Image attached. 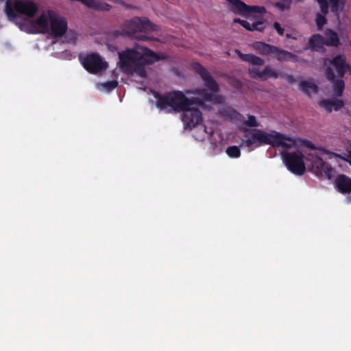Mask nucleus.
Masks as SVG:
<instances>
[{"label":"nucleus","mask_w":351,"mask_h":351,"mask_svg":"<svg viewBox=\"0 0 351 351\" xmlns=\"http://www.w3.org/2000/svg\"><path fill=\"white\" fill-rule=\"evenodd\" d=\"M194 70L200 75L204 82L205 88H197L194 90H187V97L180 91L169 93L160 97L157 101V107L166 112H178L184 110L188 106L197 104H203L205 101H212L215 103H222V97L216 95L219 87L210 73L197 62L193 64Z\"/></svg>","instance_id":"f257e3e1"},{"label":"nucleus","mask_w":351,"mask_h":351,"mask_svg":"<svg viewBox=\"0 0 351 351\" xmlns=\"http://www.w3.org/2000/svg\"><path fill=\"white\" fill-rule=\"evenodd\" d=\"M118 66L124 73H135L144 77L146 76V64H152L162 58L149 48L139 44L127 47L119 52Z\"/></svg>","instance_id":"f03ea898"},{"label":"nucleus","mask_w":351,"mask_h":351,"mask_svg":"<svg viewBox=\"0 0 351 351\" xmlns=\"http://www.w3.org/2000/svg\"><path fill=\"white\" fill-rule=\"evenodd\" d=\"M5 12L10 21L15 20L17 16H21L25 21L34 17L38 12V5L30 0H6L5 3Z\"/></svg>","instance_id":"7ed1b4c3"},{"label":"nucleus","mask_w":351,"mask_h":351,"mask_svg":"<svg viewBox=\"0 0 351 351\" xmlns=\"http://www.w3.org/2000/svg\"><path fill=\"white\" fill-rule=\"evenodd\" d=\"M327 66L326 75L327 79L334 84V93L340 96L344 89V83L341 78L348 69L345 60L341 56H337L333 60L325 61Z\"/></svg>","instance_id":"20e7f679"},{"label":"nucleus","mask_w":351,"mask_h":351,"mask_svg":"<svg viewBox=\"0 0 351 351\" xmlns=\"http://www.w3.org/2000/svg\"><path fill=\"white\" fill-rule=\"evenodd\" d=\"M51 10L43 11L38 16L31 18L24 21L20 28L27 33L45 34L47 33L52 14Z\"/></svg>","instance_id":"39448f33"},{"label":"nucleus","mask_w":351,"mask_h":351,"mask_svg":"<svg viewBox=\"0 0 351 351\" xmlns=\"http://www.w3.org/2000/svg\"><path fill=\"white\" fill-rule=\"evenodd\" d=\"M282 160L287 169L297 176H302L306 171L304 155L300 152H288L282 151Z\"/></svg>","instance_id":"423d86ee"},{"label":"nucleus","mask_w":351,"mask_h":351,"mask_svg":"<svg viewBox=\"0 0 351 351\" xmlns=\"http://www.w3.org/2000/svg\"><path fill=\"white\" fill-rule=\"evenodd\" d=\"M274 133L275 131L266 132L258 129L246 130L244 143L247 147L252 145L258 147L262 145H272Z\"/></svg>","instance_id":"0eeeda50"},{"label":"nucleus","mask_w":351,"mask_h":351,"mask_svg":"<svg viewBox=\"0 0 351 351\" xmlns=\"http://www.w3.org/2000/svg\"><path fill=\"white\" fill-rule=\"evenodd\" d=\"M311 171L317 175H324L328 179H331L335 173L334 169L325 162L320 157L314 154H308L305 157Z\"/></svg>","instance_id":"6e6552de"},{"label":"nucleus","mask_w":351,"mask_h":351,"mask_svg":"<svg viewBox=\"0 0 351 351\" xmlns=\"http://www.w3.org/2000/svg\"><path fill=\"white\" fill-rule=\"evenodd\" d=\"M154 29V25L147 18L135 17L125 22L123 31L128 35H132L138 32Z\"/></svg>","instance_id":"1a4fd4ad"},{"label":"nucleus","mask_w":351,"mask_h":351,"mask_svg":"<svg viewBox=\"0 0 351 351\" xmlns=\"http://www.w3.org/2000/svg\"><path fill=\"white\" fill-rule=\"evenodd\" d=\"M182 121L185 129H192L202 123V113L192 104L182 111Z\"/></svg>","instance_id":"9d476101"},{"label":"nucleus","mask_w":351,"mask_h":351,"mask_svg":"<svg viewBox=\"0 0 351 351\" xmlns=\"http://www.w3.org/2000/svg\"><path fill=\"white\" fill-rule=\"evenodd\" d=\"M47 34L58 38L64 36L67 30V21L53 11L50 19Z\"/></svg>","instance_id":"9b49d317"},{"label":"nucleus","mask_w":351,"mask_h":351,"mask_svg":"<svg viewBox=\"0 0 351 351\" xmlns=\"http://www.w3.org/2000/svg\"><path fill=\"white\" fill-rule=\"evenodd\" d=\"M84 67L90 73H97L107 68V62L98 54L90 53L83 60Z\"/></svg>","instance_id":"f8f14e48"},{"label":"nucleus","mask_w":351,"mask_h":351,"mask_svg":"<svg viewBox=\"0 0 351 351\" xmlns=\"http://www.w3.org/2000/svg\"><path fill=\"white\" fill-rule=\"evenodd\" d=\"M230 10L234 13L239 14L244 17H250L253 13H264L265 9L264 7L252 5L249 6L240 0H231Z\"/></svg>","instance_id":"ddd939ff"},{"label":"nucleus","mask_w":351,"mask_h":351,"mask_svg":"<svg viewBox=\"0 0 351 351\" xmlns=\"http://www.w3.org/2000/svg\"><path fill=\"white\" fill-rule=\"evenodd\" d=\"M236 54L243 61L250 63L252 66L249 67L248 71L251 77L254 78H259L261 80L262 71L254 66H262L264 64L265 61L262 58L256 56L253 54H244L242 53L239 50H235Z\"/></svg>","instance_id":"4468645a"},{"label":"nucleus","mask_w":351,"mask_h":351,"mask_svg":"<svg viewBox=\"0 0 351 351\" xmlns=\"http://www.w3.org/2000/svg\"><path fill=\"white\" fill-rule=\"evenodd\" d=\"M302 139L285 136L275 131L272 146L274 147H282L284 149H298L300 146Z\"/></svg>","instance_id":"2eb2a0df"},{"label":"nucleus","mask_w":351,"mask_h":351,"mask_svg":"<svg viewBox=\"0 0 351 351\" xmlns=\"http://www.w3.org/2000/svg\"><path fill=\"white\" fill-rule=\"evenodd\" d=\"M334 184L337 190L342 194L351 193V178L340 174L335 180Z\"/></svg>","instance_id":"dca6fc26"},{"label":"nucleus","mask_w":351,"mask_h":351,"mask_svg":"<svg viewBox=\"0 0 351 351\" xmlns=\"http://www.w3.org/2000/svg\"><path fill=\"white\" fill-rule=\"evenodd\" d=\"M272 56L275 59L280 62L290 61L296 62L300 60V58L296 55L276 46L274 47Z\"/></svg>","instance_id":"f3484780"},{"label":"nucleus","mask_w":351,"mask_h":351,"mask_svg":"<svg viewBox=\"0 0 351 351\" xmlns=\"http://www.w3.org/2000/svg\"><path fill=\"white\" fill-rule=\"evenodd\" d=\"M319 106L324 108L328 112L332 110H338L343 106V102L341 99H328L323 100L319 103Z\"/></svg>","instance_id":"a211bd4d"},{"label":"nucleus","mask_w":351,"mask_h":351,"mask_svg":"<svg viewBox=\"0 0 351 351\" xmlns=\"http://www.w3.org/2000/svg\"><path fill=\"white\" fill-rule=\"evenodd\" d=\"M252 46L257 52L265 56L272 55L275 47L263 42H255Z\"/></svg>","instance_id":"6ab92c4d"},{"label":"nucleus","mask_w":351,"mask_h":351,"mask_svg":"<svg viewBox=\"0 0 351 351\" xmlns=\"http://www.w3.org/2000/svg\"><path fill=\"white\" fill-rule=\"evenodd\" d=\"M299 86L302 92L309 96L315 94L317 91V87L313 80L301 81Z\"/></svg>","instance_id":"aec40b11"},{"label":"nucleus","mask_w":351,"mask_h":351,"mask_svg":"<svg viewBox=\"0 0 351 351\" xmlns=\"http://www.w3.org/2000/svg\"><path fill=\"white\" fill-rule=\"evenodd\" d=\"M324 43L325 45L337 47L339 43V38L337 34L331 29H327L325 32Z\"/></svg>","instance_id":"412c9836"},{"label":"nucleus","mask_w":351,"mask_h":351,"mask_svg":"<svg viewBox=\"0 0 351 351\" xmlns=\"http://www.w3.org/2000/svg\"><path fill=\"white\" fill-rule=\"evenodd\" d=\"M280 76V72L274 70L271 66L267 65L262 70L261 80H267L269 78L277 79Z\"/></svg>","instance_id":"4be33fe9"},{"label":"nucleus","mask_w":351,"mask_h":351,"mask_svg":"<svg viewBox=\"0 0 351 351\" xmlns=\"http://www.w3.org/2000/svg\"><path fill=\"white\" fill-rule=\"evenodd\" d=\"M346 0H328L331 11L337 16L345 9Z\"/></svg>","instance_id":"5701e85b"},{"label":"nucleus","mask_w":351,"mask_h":351,"mask_svg":"<svg viewBox=\"0 0 351 351\" xmlns=\"http://www.w3.org/2000/svg\"><path fill=\"white\" fill-rule=\"evenodd\" d=\"M309 45L315 50H318L325 45L324 38L319 34H315L311 37Z\"/></svg>","instance_id":"b1692460"},{"label":"nucleus","mask_w":351,"mask_h":351,"mask_svg":"<svg viewBox=\"0 0 351 351\" xmlns=\"http://www.w3.org/2000/svg\"><path fill=\"white\" fill-rule=\"evenodd\" d=\"M244 28L250 31L257 30L262 32L264 29V27L261 21L254 22L252 24L247 21L242 22L241 25Z\"/></svg>","instance_id":"393cba45"},{"label":"nucleus","mask_w":351,"mask_h":351,"mask_svg":"<svg viewBox=\"0 0 351 351\" xmlns=\"http://www.w3.org/2000/svg\"><path fill=\"white\" fill-rule=\"evenodd\" d=\"M117 81H110L104 83H99L97 84V88L99 90L109 92L112 90V89H114L117 86Z\"/></svg>","instance_id":"a878e982"},{"label":"nucleus","mask_w":351,"mask_h":351,"mask_svg":"<svg viewBox=\"0 0 351 351\" xmlns=\"http://www.w3.org/2000/svg\"><path fill=\"white\" fill-rule=\"evenodd\" d=\"M64 35V41L66 43H75L77 38V34L73 29H67Z\"/></svg>","instance_id":"bb28decb"},{"label":"nucleus","mask_w":351,"mask_h":351,"mask_svg":"<svg viewBox=\"0 0 351 351\" xmlns=\"http://www.w3.org/2000/svg\"><path fill=\"white\" fill-rule=\"evenodd\" d=\"M243 123L249 127H258L259 123L256 121V119L253 115H247V119L243 121Z\"/></svg>","instance_id":"cd10ccee"},{"label":"nucleus","mask_w":351,"mask_h":351,"mask_svg":"<svg viewBox=\"0 0 351 351\" xmlns=\"http://www.w3.org/2000/svg\"><path fill=\"white\" fill-rule=\"evenodd\" d=\"M226 154L232 158H238L240 156L241 152L238 147L230 146L226 149Z\"/></svg>","instance_id":"c85d7f7f"},{"label":"nucleus","mask_w":351,"mask_h":351,"mask_svg":"<svg viewBox=\"0 0 351 351\" xmlns=\"http://www.w3.org/2000/svg\"><path fill=\"white\" fill-rule=\"evenodd\" d=\"M319 4L321 12L324 14H326L328 11V3L327 0H317Z\"/></svg>","instance_id":"c756f323"},{"label":"nucleus","mask_w":351,"mask_h":351,"mask_svg":"<svg viewBox=\"0 0 351 351\" xmlns=\"http://www.w3.org/2000/svg\"><path fill=\"white\" fill-rule=\"evenodd\" d=\"M291 0H280L276 3V5L281 10H287L289 8Z\"/></svg>","instance_id":"7c9ffc66"},{"label":"nucleus","mask_w":351,"mask_h":351,"mask_svg":"<svg viewBox=\"0 0 351 351\" xmlns=\"http://www.w3.org/2000/svg\"><path fill=\"white\" fill-rule=\"evenodd\" d=\"M324 14H317L316 16V24L319 28H322L326 23V18Z\"/></svg>","instance_id":"2f4dec72"},{"label":"nucleus","mask_w":351,"mask_h":351,"mask_svg":"<svg viewBox=\"0 0 351 351\" xmlns=\"http://www.w3.org/2000/svg\"><path fill=\"white\" fill-rule=\"evenodd\" d=\"M280 77L284 78L289 84H293L296 81L295 77L293 75L283 73H280Z\"/></svg>","instance_id":"473e14b6"},{"label":"nucleus","mask_w":351,"mask_h":351,"mask_svg":"<svg viewBox=\"0 0 351 351\" xmlns=\"http://www.w3.org/2000/svg\"><path fill=\"white\" fill-rule=\"evenodd\" d=\"M274 28L276 29V31L278 32L279 35H283L284 34V29L281 27L280 24L278 22H275L274 23Z\"/></svg>","instance_id":"72a5a7b5"},{"label":"nucleus","mask_w":351,"mask_h":351,"mask_svg":"<svg viewBox=\"0 0 351 351\" xmlns=\"http://www.w3.org/2000/svg\"><path fill=\"white\" fill-rule=\"evenodd\" d=\"M304 144L305 145L306 147L312 149H316V147L310 141H303L302 140V142L300 143V145L301 144Z\"/></svg>","instance_id":"f704fd0d"},{"label":"nucleus","mask_w":351,"mask_h":351,"mask_svg":"<svg viewBox=\"0 0 351 351\" xmlns=\"http://www.w3.org/2000/svg\"><path fill=\"white\" fill-rule=\"evenodd\" d=\"M137 39H138L140 40H148V38L146 36H141L137 37Z\"/></svg>","instance_id":"c9c22d12"},{"label":"nucleus","mask_w":351,"mask_h":351,"mask_svg":"<svg viewBox=\"0 0 351 351\" xmlns=\"http://www.w3.org/2000/svg\"><path fill=\"white\" fill-rule=\"evenodd\" d=\"M243 21H244V20H241V19H234V23H239L241 25H242V22H243Z\"/></svg>","instance_id":"e433bc0d"},{"label":"nucleus","mask_w":351,"mask_h":351,"mask_svg":"<svg viewBox=\"0 0 351 351\" xmlns=\"http://www.w3.org/2000/svg\"><path fill=\"white\" fill-rule=\"evenodd\" d=\"M346 201L348 203H350L351 204V196H349L347 197L346 199Z\"/></svg>","instance_id":"4c0bfd02"},{"label":"nucleus","mask_w":351,"mask_h":351,"mask_svg":"<svg viewBox=\"0 0 351 351\" xmlns=\"http://www.w3.org/2000/svg\"><path fill=\"white\" fill-rule=\"evenodd\" d=\"M287 36V38H290V37H291L289 34H287V36Z\"/></svg>","instance_id":"58836bf2"},{"label":"nucleus","mask_w":351,"mask_h":351,"mask_svg":"<svg viewBox=\"0 0 351 351\" xmlns=\"http://www.w3.org/2000/svg\"><path fill=\"white\" fill-rule=\"evenodd\" d=\"M3 0H0V1H3Z\"/></svg>","instance_id":"ea45409f"}]
</instances>
